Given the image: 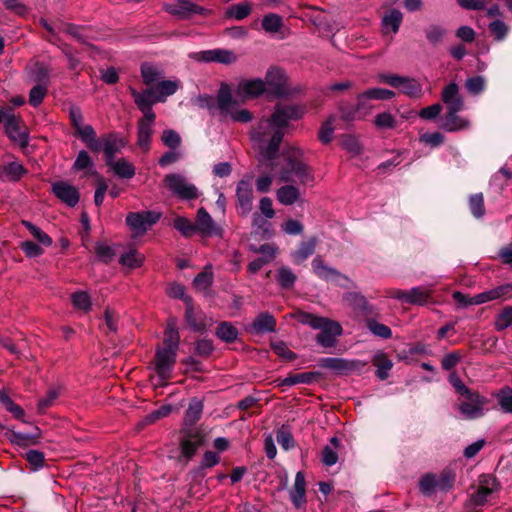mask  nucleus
<instances>
[{
    "label": "nucleus",
    "mask_w": 512,
    "mask_h": 512,
    "mask_svg": "<svg viewBox=\"0 0 512 512\" xmlns=\"http://www.w3.org/2000/svg\"><path fill=\"white\" fill-rule=\"evenodd\" d=\"M305 109L300 105L277 104L270 117L262 118L251 132V140L258 150L261 160L270 161L269 167L280 182H297L300 185H313L314 174L304 161L303 152L296 147H286L280 156L279 150L289 122L298 120Z\"/></svg>",
    "instance_id": "nucleus-1"
},
{
    "label": "nucleus",
    "mask_w": 512,
    "mask_h": 512,
    "mask_svg": "<svg viewBox=\"0 0 512 512\" xmlns=\"http://www.w3.org/2000/svg\"><path fill=\"white\" fill-rule=\"evenodd\" d=\"M265 92L266 83L260 78L242 79L233 89L222 83L217 94V108L221 116L247 123L252 120V114L247 109H238L239 102L255 99Z\"/></svg>",
    "instance_id": "nucleus-2"
},
{
    "label": "nucleus",
    "mask_w": 512,
    "mask_h": 512,
    "mask_svg": "<svg viewBox=\"0 0 512 512\" xmlns=\"http://www.w3.org/2000/svg\"><path fill=\"white\" fill-rule=\"evenodd\" d=\"M295 318L303 325L321 330L316 338L317 343L321 346L332 347L335 344L336 337L342 334V327L336 321L302 311L297 312Z\"/></svg>",
    "instance_id": "nucleus-3"
},
{
    "label": "nucleus",
    "mask_w": 512,
    "mask_h": 512,
    "mask_svg": "<svg viewBox=\"0 0 512 512\" xmlns=\"http://www.w3.org/2000/svg\"><path fill=\"white\" fill-rule=\"evenodd\" d=\"M500 491V483L491 474H482L477 481L476 491L471 494L467 507L476 509L492 501Z\"/></svg>",
    "instance_id": "nucleus-4"
},
{
    "label": "nucleus",
    "mask_w": 512,
    "mask_h": 512,
    "mask_svg": "<svg viewBox=\"0 0 512 512\" xmlns=\"http://www.w3.org/2000/svg\"><path fill=\"white\" fill-rule=\"evenodd\" d=\"M456 480V474L450 469H445L439 474L426 473L419 480L420 492L425 496H431L437 491H449Z\"/></svg>",
    "instance_id": "nucleus-5"
},
{
    "label": "nucleus",
    "mask_w": 512,
    "mask_h": 512,
    "mask_svg": "<svg viewBox=\"0 0 512 512\" xmlns=\"http://www.w3.org/2000/svg\"><path fill=\"white\" fill-rule=\"evenodd\" d=\"M163 183L173 195L182 200H193L200 196L199 189L182 174H167L163 179Z\"/></svg>",
    "instance_id": "nucleus-6"
},
{
    "label": "nucleus",
    "mask_w": 512,
    "mask_h": 512,
    "mask_svg": "<svg viewBox=\"0 0 512 512\" xmlns=\"http://www.w3.org/2000/svg\"><path fill=\"white\" fill-rule=\"evenodd\" d=\"M381 82L394 88L411 98H420L423 95L422 85L415 79L398 76L395 74H382L379 76Z\"/></svg>",
    "instance_id": "nucleus-7"
},
{
    "label": "nucleus",
    "mask_w": 512,
    "mask_h": 512,
    "mask_svg": "<svg viewBox=\"0 0 512 512\" xmlns=\"http://www.w3.org/2000/svg\"><path fill=\"white\" fill-rule=\"evenodd\" d=\"M159 217V214L152 211L131 212L126 217V224L135 236H140L145 234Z\"/></svg>",
    "instance_id": "nucleus-8"
},
{
    "label": "nucleus",
    "mask_w": 512,
    "mask_h": 512,
    "mask_svg": "<svg viewBox=\"0 0 512 512\" xmlns=\"http://www.w3.org/2000/svg\"><path fill=\"white\" fill-rule=\"evenodd\" d=\"M252 177L241 179L236 187L237 211L238 214L246 217L250 214L253 207V188Z\"/></svg>",
    "instance_id": "nucleus-9"
},
{
    "label": "nucleus",
    "mask_w": 512,
    "mask_h": 512,
    "mask_svg": "<svg viewBox=\"0 0 512 512\" xmlns=\"http://www.w3.org/2000/svg\"><path fill=\"white\" fill-rule=\"evenodd\" d=\"M467 401L459 404V412L464 419H476L484 415V406L486 404L485 397L479 395L477 392L471 391L469 394L464 395Z\"/></svg>",
    "instance_id": "nucleus-10"
},
{
    "label": "nucleus",
    "mask_w": 512,
    "mask_h": 512,
    "mask_svg": "<svg viewBox=\"0 0 512 512\" xmlns=\"http://www.w3.org/2000/svg\"><path fill=\"white\" fill-rule=\"evenodd\" d=\"M312 269L314 273L321 279L331 281L341 287L348 288L351 281L345 275L324 264L320 257H316L312 261Z\"/></svg>",
    "instance_id": "nucleus-11"
},
{
    "label": "nucleus",
    "mask_w": 512,
    "mask_h": 512,
    "mask_svg": "<svg viewBox=\"0 0 512 512\" xmlns=\"http://www.w3.org/2000/svg\"><path fill=\"white\" fill-rule=\"evenodd\" d=\"M177 351L160 347L156 351L155 369L162 380L170 378L176 361Z\"/></svg>",
    "instance_id": "nucleus-12"
},
{
    "label": "nucleus",
    "mask_w": 512,
    "mask_h": 512,
    "mask_svg": "<svg viewBox=\"0 0 512 512\" xmlns=\"http://www.w3.org/2000/svg\"><path fill=\"white\" fill-rule=\"evenodd\" d=\"M266 91L271 92L277 97L284 96L288 93L287 77L285 72L277 67L268 69L265 75Z\"/></svg>",
    "instance_id": "nucleus-13"
},
{
    "label": "nucleus",
    "mask_w": 512,
    "mask_h": 512,
    "mask_svg": "<svg viewBox=\"0 0 512 512\" xmlns=\"http://www.w3.org/2000/svg\"><path fill=\"white\" fill-rule=\"evenodd\" d=\"M196 231L204 236H219L223 235V229L218 225L205 208L201 207L196 215Z\"/></svg>",
    "instance_id": "nucleus-14"
},
{
    "label": "nucleus",
    "mask_w": 512,
    "mask_h": 512,
    "mask_svg": "<svg viewBox=\"0 0 512 512\" xmlns=\"http://www.w3.org/2000/svg\"><path fill=\"white\" fill-rule=\"evenodd\" d=\"M4 127L6 135L11 141L18 144L21 148H25L28 145V130L20 126V120L14 115L10 114L9 117H7Z\"/></svg>",
    "instance_id": "nucleus-15"
},
{
    "label": "nucleus",
    "mask_w": 512,
    "mask_h": 512,
    "mask_svg": "<svg viewBox=\"0 0 512 512\" xmlns=\"http://www.w3.org/2000/svg\"><path fill=\"white\" fill-rule=\"evenodd\" d=\"M203 443V435L197 429L183 428L181 452L183 456L191 458Z\"/></svg>",
    "instance_id": "nucleus-16"
},
{
    "label": "nucleus",
    "mask_w": 512,
    "mask_h": 512,
    "mask_svg": "<svg viewBox=\"0 0 512 512\" xmlns=\"http://www.w3.org/2000/svg\"><path fill=\"white\" fill-rule=\"evenodd\" d=\"M430 292V289L427 288L414 287L409 291L394 290L391 293V297L409 304L423 305L428 302Z\"/></svg>",
    "instance_id": "nucleus-17"
},
{
    "label": "nucleus",
    "mask_w": 512,
    "mask_h": 512,
    "mask_svg": "<svg viewBox=\"0 0 512 512\" xmlns=\"http://www.w3.org/2000/svg\"><path fill=\"white\" fill-rule=\"evenodd\" d=\"M441 100L445 104L447 111H461L464 108V101L459 93V86L456 83H449L443 88Z\"/></svg>",
    "instance_id": "nucleus-18"
},
{
    "label": "nucleus",
    "mask_w": 512,
    "mask_h": 512,
    "mask_svg": "<svg viewBox=\"0 0 512 512\" xmlns=\"http://www.w3.org/2000/svg\"><path fill=\"white\" fill-rule=\"evenodd\" d=\"M54 194L65 204L74 207L79 201L78 189L64 181L55 182L52 185Z\"/></svg>",
    "instance_id": "nucleus-19"
},
{
    "label": "nucleus",
    "mask_w": 512,
    "mask_h": 512,
    "mask_svg": "<svg viewBox=\"0 0 512 512\" xmlns=\"http://www.w3.org/2000/svg\"><path fill=\"white\" fill-rule=\"evenodd\" d=\"M511 293L512 284H503L488 291H484L475 296H472V301H470V303H474V305H480L500 298H506L510 296Z\"/></svg>",
    "instance_id": "nucleus-20"
},
{
    "label": "nucleus",
    "mask_w": 512,
    "mask_h": 512,
    "mask_svg": "<svg viewBox=\"0 0 512 512\" xmlns=\"http://www.w3.org/2000/svg\"><path fill=\"white\" fill-rule=\"evenodd\" d=\"M167 11L179 18H188L192 14H203L205 9L189 0H177L174 4L167 6Z\"/></svg>",
    "instance_id": "nucleus-21"
},
{
    "label": "nucleus",
    "mask_w": 512,
    "mask_h": 512,
    "mask_svg": "<svg viewBox=\"0 0 512 512\" xmlns=\"http://www.w3.org/2000/svg\"><path fill=\"white\" fill-rule=\"evenodd\" d=\"M321 366L333 370L339 374H346L360 367V362L355 360H346L342 358H323Z\"/></svg>",
    "instance_id": "nucleus-22"
},
{
    "label": "nucleus",
    "mask_w": 512,
    "mask_h": 512,
    "mask_svg": "<svg viewBox=\"0 0 512 512\" xmlns=\"http://www.w3.org/2000/svg\"><path fill=\"white\" fill-rule=\"evenodd\" d=\"M200 60L204 62H217L231 64L237 60L234 52L227 49H212L200 53Z\"/></svg>",
    "instance_id": "nucleus-23"
},
{
    "label": "nucleus",
    "mask_w": 512,
    "mask_h": 512,
    "mask_svg": "<svg viewBox=\"0 0 512 512\" xmlns=\"http://www.w3.org/2000/svg\"><path fill=\"white\" fill-rule=\"evenodd\" d=\"M459 111L448 110L444 116L441 128L448 132H456L467 129L470 126L468 119L457 115Z\"/></svg>",
    "instance_id": "nucleus-24"
},
{
    "label": "nucleus",
    "mask_w": 512,
    "mask_h": 512,
    "mask_svg": "<svg viewBox=\"0 0 512 512\" xmlns=\"http://www.w3.org/2000/svg\"><path fill=\"white\" fill-rule=\"evenodd\" d=\"M76 134L80 137L82 142H84L93 152L101 151V141L96 138V132L91 125L84 123L76 129Z\"/></svg>",
    "instance_id": "nucleus-25"
},
{
    "label": "nucleus",
    "mask_w": 512,
    "mask_h": 512,
    "mask_svg": "<svg viewBox=\"0 0 512 512\" xmlns=\"http://www.w3.org/2000/svg\"><path fill=\"white\" fill-rule=\"evenodd\" d=\"M276 197L282 205L290 206L300 200L301 192L297 186L285 184L276 191Z\"/></svg>",
    "instance_id": "nucleus-26"
},
{
    "label": "nucleus",
    "mask_w": 512,
    "mask_h": 512,
    "mask_svg": "<svg viewBox=\"0 0 512 512\" xmlns=\"http://www.w3.org/2000/svg\"><path fill=\"white\" fill-rule=\"evenodd\" d=\"M306 482L304 474L299 471L295 476L293 489L290 491V499L296 508L305 503Z\"/></svg>",
    "instance_id": "nucleus-27"
},
{
    "label": "nucleus",
    "mask_w": 512,
    "mask_h": 512,
    "mask_svg": "<svg viewBox=\"0 0 512 512\" xmlns=\"http://www.w3.org/2000/svg\"><path fill=\"white\" fill-rule=\"evenodd\" d=\"M101 144L106 156L107 163L114 160L116 153L125 146L124 140L114 134H110L105 137Z\"/></svg>",
    "instance_id": "nucleus-28"
},
{
    "label": "nucleus",
    "mask_w": 512,
    "mask_h": 512,
    "mask_svg": "<svg viewBox=\"0 0 512 512\" xmlns=\"http://www.w3.org/2000/svg\"><path fill=\"white\" fill-rule=\"evenodd\" d=\"M129 90L137 107L144 105L152 106L155 103L161 102L158 100V94L154 88H148L142 92H138L133 87H130Z\"/></svg>",
    "instance_id": "nucleus-29"
},
{
    "label": "nucleus",
    "mask_w": 512,
    "mask_h": 512,
    "mask_svg": "<svg viewBox=\"0 0 512 512\" xmlns=\"http://www.w3.org/2000/svg\"><path fill=\"white\" fill-rule=\"evenodd\" d=\"M26 172L22 164L17 161L0 166V178L8 181H18Z\"/></svg>",
    "instance_id": "nucleus-30"
},
{
    "label": "nucleus",
    "mask_w": 512,
    "mask_h": 512,
    "mask_svg": "<svg viewBox=\"0 0 512 512\" xmlns=\"http://www.w3.org/2000/svg\"><path fill=\"white\" fill-rule=\"evenodd\" d=\"M108 166L112 168L114 173L123 179H131L135 175V167L132 163L127 161L125 158H121L118 160H112L111 162L107 163Z\"/></svg>",
    "instance_id": "nucleus-31"
},
{
    "label": "nucleus",
    "mask_w": 512,
    "mask_h": 512,
    "mask_svg": "<svg viewBox=\"0 0 512 512\" xmlns=\"http://www.w3.org/2000/svg\"><path fill=\"white\" fill-rule=\"evenodd\" d=\"M252 327L256 333L273 332L276 327V321L271 314L261 313L255 318Z\"/></svg>",
    "instance_id": "nucleus-32"
},
{
    "label": "nucleus",
    "mask_w": 512,
    "mask_h": 512,
    "mask_svg": "<svg viewBox=\"0 0 512 512\" xmlns=\"http://www.w3.org/2000/svg\"><path fill=\"white\" fill-rule=\"evenodd\" d=\"M202 412L203 403L198 399H192L185 413L184 428L195 424L201 418Z\"/></svg>",
    "instance_id": "nucleus-33"
},
{
    "label": "nucleus",
    "mask_w": 512,
    "mask_h": 512,
    "mask_svg": "<svg viewBox=\"0 0 512 512\" xmlns=\"http://www.w3.org/2000/svg\"><path fill=\"white\" fill-rule=\"evenodd\" d=\"M373 365L377 368L376 374L381 380L388 378L389 371L393 367L392 361L386 356V354L379 352L374 355L372 360Z\"/></svg>",
    "instance_id": "nucleus-34"
},
{
    "label": "nucleus",
    "mask_w": 512,
    "mask_h": 512,
    "mask_svg": "<svg viewBox=\"0 0 512 512\" xmlns=\"http://www.w3.org/2000/svg\"><path fill=\"white\" fill-rule=\"evenodd\" d=\"M403 15L398 10H392L382 19V28L385 33H397L402 22Z\"/></svg>",
    "instance_id": "nucleus-35"
},
{
    "label": "nucleus",
    "mask_w": 512,
    "mask_h": 512,
    "mask_svg": "<svg viewBox=\"0 0 512 512\" xmlns=\"http://www.w3.org/2000/svg\"><path fill=\"white\" fill-rule=\"evenodd\" d=\"M340 441L337 437H332L330 439V444L326 445L323 448L322 452V462L326 466H333L338 461V447Z\"/></svg>",
    "instance_id": "nucleus-36"
},
{
    "label": "nucleus",
    "mask_w": 512,
    "mask_h": 512,
    "mask_svg": "<svg viewBox=\"0 0 512 512\" xmlns=\"http://www.w3.org/2000/svg\"><path fill=\"white\" fill-rule=\"evenodd\" d=\"M316 238H311L306 242H302L299 248L292 254L293 260L296 264H300L311 256L316 248Z\"/></svg>",
    "instance_id": "nucleus-37"
},
{
    "label": "nucleus",
    "mask_w": 512,
    "mask_h": 512,
    "mask_svg": "<svg viewBox=\"0 0 512 512\" xmlns=\"http://www.w3.org/2000/svg\"><path fill=\"white\" fill-rule=\"evenodd\" d=\"M180 336L176 329L175 323L170 321L164 332L163 348L178 350Z\"/></svg>",
    "instance_id": "nucleus-38"
},
{
    "label": "nucleus",
    "mask_w": 512,
    "mask_h": 512,
    "mask_svg": "<svg viewBox=\"0 0 512 512\" xmlns=\"http://www.w3.org/2000/svg\"><path fill=\"white\" fill-rule=\"evenodd\" d=\"M318 376L316 372H303L294 375H289L284 378L281 382V385L285 386H293L296 384H311Z\"/></svg>",
    "instance_id": "nucleus-39"
},
{
    "label": "nucleus",
    "mask_w": 512,
    "mask_h": 512,
    "mask_svg": "<svg viewBox=\"0 0 512 512\" xmlns=\"http://www.w3.org/2000/svg\"><path fill=\"white\" fill-rule=\"evenodd\" d=\"M179 87V83L177 81L164 80L157 84L156 92L158 94V100L164 102L166 98L170 95H173Z\"/></svg>",
    "instance_id": "nucleus-40"
},
{
    "label": "nucleus",
    "mask_w": 512,
    "mask_h": 512,
    "mask_svg": "<svg viewBox=\"0 0 512 512\" xmlns=\"http://www.w3.org/2000/svg\"><path fill=\"white\" fill-rule=\"evenodd\" d=\"M173 226L185 237H190L197 232L195 223L182 216H177L174 219Z\"/></svg>",
    "instance_id": "nucleus-41"
},
{
    "label": "nucleus",
    "mask_w": 512,
    "mask_h": 512,
    "mask_svg": "<svg viewBox=\"0 0 512 512\" xmlns=\"http://www.w3.org/2000/svg\"><path fill=\"white\" fill-rule=\"evenodd\" d=\"M276 279L279 285L283 288H291L297 277L291 268L283 266L277 271Z\"/></svg>",
    "instance_id": "nucleus-42"
},
{
    "label": "nucleus",
    "mask_w": 512,
    "mask_h": 512,
    "mask_svg": "<svg viewBox=\"0 0 512 512\" xmlns=\"http://www.w3.org/2000/svg\"><path fill=\"white\" fill-rule=\"evenodd\" d=\"M152 134L153 127L144 124H138L137 144L143 151L149 150Z\"/></svg>",
    "instance_id": "nucleus-43"
},
{
    "label": "nucleus",
    "mask_w": 512,
    "mask_h": 512,
    "mask_svg": "<svg viewBox=\"0 0 512 512\" xmlns=\"http://www.w3.org/2000/svg\"><path fill=\"white\" fill-rule=\"evenodd\" d=\"M143 261L144 256L134 249L127 251L120 257L121 264L130 268H137L141 266Z\"/></svg>",
    "instance_id": "nucleus-44"
},
{
    "label": "nucleus",
    "mask_w": 512,
    "mask_h": 512,
    "mask_svg": "<svg viewBox=\"0 0 512 512\" xmlns=\"http://www.w3.org/2000/svg\"><path fill=\"white\" fill-rule=\"evenodd\" d=\"M275 173L262 171L255 179L256 190L260 193H268L271 191Z\"/></svg>",
    "instance_id": "nucleus-45"
},
{
    "label": "nucleus",
    "mask_w": 512,
    "mask_h": 512,
    "mask_svg": "<svg viewBox=\"0 0 512 512\" xmlns=\"http://www.w3.org/2000/svg\"><path fill=\"white\" fill-rule=\"evenodd\" d=\"M23 225L28 229L31 235L42 245L45 247H49L52 244L51 237L46 234L43 230H41L36 225L32 224L28 221H23Z\"/></svg>",
    "instance_id": "nucleus-46"
},
{
    "label": "nucleus",
    "mask_w": 512,
    "mask_h": 512,
    "mask_svg": "<svg viewBox=\"0 0 512 512\" xmlns=\"http://www.w3.org/2000/svg\"><path fill=\"white\" fill-rule=\"evenodd\" d=\"M283 26L282 18L274 13L266 15L262 20V27L268 33H276Z\"/></svg>",
    "instance_id": "nucleus-47"
},
{
    "label": "nucleus",
    "mask_w": 512,
    "mask_h": 512,
    "mask_svg": "<svg viewBox=\"0 0 512 512\" xmlns=\"http://www.w3.org/2000/svg\"><path fill=\"white\" fill-rule=\"evenodd\" d=\"M469 208L476 218H481L485 214L484 197L482 193L473 194L469 198Z\"/></svg>",
    "instance_id": "nucleus-48"
},
{
    "label": "nucleus",
    "mask_w": 512,
    "mask_h": 512,
    "mask_svg": "<svg viewBox=\"0 0 512 512\" xmlns=\"http://www.w3.org/2000/svg\"><path fill=\"white\" fill-rule=\"evenodd\" d=\"M210 268V266H207L204 271L194 278V286L196 289L205 291L211 286L213 282V273Z\"/></svg>",
    "instance_id": "nucleus-49"
},
{
    "label": "nucleus",
    "mask_w": 512,
    "mask_h": 512,
    "mask_svg": "<svg viewBox=\"0 0 512 512\" xmlns=\"http://www.w3.org/2000/svg\"><path fill=\"white\" fill-rule=\"evenodd\" d=\"M216 334L221 340L232 342L237 338L238 331L233 325L223 322L218 326Z\"/></svg>",
    "instance_id": "nucleus-50"
},
{
    "label": "nucleus",
    "mask_w": 512,
    "mask_h": 512,
    "mask_svg": "<svg viewBox=\"0 0 512 512\" xmlns=\"http://www.w3.org/2000/svg\"><path fill=\"white\" fill-rule=\"evenodd\" d=\"M374 124L378 129H394L397 126V120L391 113L383 112L375 117Z\"/></svg>",
    "instance_id": "nucleus-51"
},
{
    "label": "nucleus",
    "mask_w": 512,
    "mask_h": 512,
    "mask_svg": "<svg viewBox=\"0 0 512 512\" xmlns=\"http://www.w3.org/2000/svg\"><path fill=\"white\" fill-rule=\"evenodd\" d=\"M465 87L469 93L478 95L484 91L486 80L483 76L470 77L465 81Z\"/></svg>",
    "instance_id": "nucleus-52"
},
{
    "label": "nucleus",
    "mask_w": 512,
    "mask_h": 512,
    "mask_svg": "<svg viewBox=\"0 0 512 512\" xmlns=\"http://www.w3.org/2000/svg\"><path fill=\"white\" fill-rule=\"evenodd\" d=\"M489 29L497 41L504 40L509 32L508 25L505 22H503L502 20H498V19L492 21L489 24Z\"/></svg>",
    "instance_id": "nucleus-53"
},
{
    "label": "nucleus",
    "mask_w": 512,
    "mask_h": 512,
    "mask_svg": "<svg viewBox=\"0 0 512 512\" xmlns=\"http://www.w3.org/2000/svg\"><path fill=\"white\" fill-rule=\"evenodd\" d=\"M369 100H390L395 97V92L384 88H371L364 91Z\"/></svg>",
    "instance_id": "nucleus-54"
},
{
    "label": "nucleus",
    "mask_w": 512,
    "mask_h": 512,
    "mask_svg": "<svg viewBox=\"0 0 512 512\" xmlns=\"http://www.w3.org/2000/svg\"><path fill=\"white\" fill-rule=\"evenodd\" d=\"M341 147L352 155H357L361 151V144L359 140L353 135L342 136Z\"/></svg>",
    "instance_id": "nucleus-55"
},
{
    "label": "nucleus",
    "mask_w": 512,
    "mask_h": 512,
    "mask_svg": "<svg viewBox=\"0 0 512 512\" xmlns=\"http://www.w3.org/2000/svg\"><path fill=\"white\" fill-rule=\"evenodd\" d=\"M0 402L4 405L7 411L13 414L17 419H21L24 416L23 409L13 402V400L5 393H0Z\"/></svg>",
    "instance_id": "nucleus-56"
},
{
    "label": "nucleus",
    "mask_w": 512,
    "mask_h": 512,
    "mask_svg": "<svg viewBox=\"0 0 512 512\" xmlns=\"http://www.w3.org/2000/svg\"><path fill=\"white\" fill-rule=\"evenodd\" d=\"M356 105H344L340 107V117L345 122H353L362 120L363 117L359 113Z\"/></svg>",
    "instance_id": "nucleus-57"
},
{
    "label": "nucleus",
    "mask_w": 512,
    "mask_h": 512,
    "mask_svg": "<svg viewBox=\"0 0 512 512\" xmlns=\"http://www.w3.org/2000/svg\"><path fill=\"white\" fill-rule=\"evenodd\" d=\"M72 303L75 308L88 312L91 307L90 296L83 291L76 292L72 295Z\"/></svg>",
    "instance_id": "nucleus-58"
},
{
    "label": "nucleus",
    "mask_w": 512,
    "mask_h": 512,
    "mask_svg": "<svg viewBox=\"0 0 512 512\" xmlns=\"http://www.w3.org/2000/svg\"><path fill=\"white\" fill-rule=\"evenodd\" d=\"M368 329L376 336L381 337L383 339H388L392 336L391 329L375 320H369L367 323Z\"/></svg>",
    "instance_id": "nucleus-59"
},
{
    "label": "nucleus",
    "mask_w": 512,
    "mask_h": 512,
    "mask_svg": "<svg viewBox=\"0 0 512 512\" xmlns=\"http://www.w3.org/2000/svg\"><path fill=\"white\" fill-rule=\"evenodd\" d=\"M334 116H331L327 121H325L318 133V137L320 141L324 144H328L332 140V136L334 133L333 127Z\"/></svg>",
    "instance_id": "nucleus-60"
},
{
    "label": "nucleus",
    "mask_w": 512,
    "mask_h": 512,
    "mask_svg": "<svg viewBox=\"0 0 512 512\" xmlns=\"http://www.w3.org/2000/svg\"><path fill=\"white\" fill-rule=\"evenodd\" d=\"M512 323V307H505L495 319V327L497 330H503Z\"/></svg>",
    "instance_id": "nucleus-61"
},
{
    "label": "nucleus",
    "mask_w": 512,
    "mask_h": 512,
    "mask_svg": "<svg viewBox=\"0 0 512 512\" xmlns=\"http://www.w3.org/2000/svg\"><path fill=\"white\" fill-rule=\"evenodd\" d=\"M497 399L501 409L506 413L512 414V390L502 389L498 393Z\"/></svg>",
    "instance_id": "nucleus-62"
},
{
    "label": "nucleus",
    "mask_w": 512,
    "mask_h": 512,
    "mask_svg": "<svg viewBox=\"0 0 512 512\" xmlns=\"http://www.w3.org/2000/svg\"><path fill=\"white\" fill-rule=\"evenodd\" d=\"M161 139L164 145H166L170 149H175L181 144V137L174 130L168 129L163 131Z\"/></svg>",
    "instance_id": "nucleus-63"
},
{
    "label": "nucleus",
    "mask_w": 512,
    "mask_h": 512,
    "mask_svg": "<svg viewBox=\"0 0 512 512\" xmlns=\"http://www.w3.org/2000/svg\"><path fill=\"white\" fill-rule=\"evenodd\" d=\"M445 35V30L438 25H430L425 29V36L432 44L439 43Z\"/></svg>",
    "instance_id": "nucleus-64"
}]
</instances>
